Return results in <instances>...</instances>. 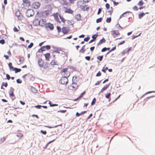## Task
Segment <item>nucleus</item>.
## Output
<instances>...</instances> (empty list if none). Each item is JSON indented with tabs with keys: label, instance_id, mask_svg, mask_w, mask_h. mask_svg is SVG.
<instances>
[{
	"label": "nucleus",
	"instance_id": "obj_34",
	"mask_svg": "<svg viewBox=\"0 0 155 155\" xmlns=\"http://www.w3.org/2000/svg\"><path fill=\"white\" fill-rule=\"evenodd\" d=\"M144 4V2L143 1L141 0L139 1L138 3H137V5L139 6H142Z\"/></svg>",
	"mask_w": 155,
	"mask_h": 155
},
{
	"label": "nucleus",
	"instance_id": "obj_24",
	"mask_svg": "<svg viewBox=\"0 0 155 155\" xmlns=\"http://www.w3.org/2000/svg\"><path fill=\"white\" fill-rule=\"evenodd\" d=\"M146 14H148V12H147ZM145 13H140L138 15L139 18L140 19H141L145 15Z\"/></svg>",
	"mask_w": 155,
	"mask_h": 155
},
{
	"label": "nucleus",
	"instance_id": "obj_43",
	"mask_svg": "<svg viewBox=\"0 0 155 155\" xmlns=\"http://www.w3.org/2000/svg\"><path fill=\"white\" fill-rule=\"evenodd\" d=\"M7 86H8V83L7 82H5V83L3 82L2 83V86L1 88H2V87L3 86H4L5 87H7Z\"/></svg>",
	"mask_w": 155,
	"mask_h": 155
},
{
	"label": "nucleus",
	"instance_id": "obj_32",
	"mask_svg": "<svg viewBox=\"0 0 155 155\" xmlns=\"http://www.w3.org/2000/svg\"><path fill=\"white\" fill-rule=\"evenodd\" d=\"M111 95L110 93H109L107 94H106L105 95V97L107 99H109L110 100V96Z\"/></svg>",
	"mask_w": 155,
	"mask_h": 155
},
{
	"label": "nucleus",
	"instance_id": "obj_4",
	"mask_svg": "<svg viewBox=\"0 0 155 155\" xmlns=\"http://www.w3.org/2000/svg\"><path fill=\"white\" fill-rule=\"evenodd\" d=\"M34 14V11L31 9H28L26 12V15L28 17L32 16Z\"/></svg>",
	"mask_w": 155,
	"mask_h": 155
},
{
	"label": "nucleus",
	"instance_id": "obj_41",
	"mask_svg": "<svg viewBox=\"0 0 155 155\" xmlns=\"http://www.w3.org/2000/svg\"><path fill=\"white\" fill-rule=\"evenodd\" d=\"M96 101V98H94L91 103V105H94L95 104Z\"/></svg>",
	"mask_w": 155,
	"mask_h": 155
},
{
	"label": "nucleus",
	"instance_id": "obj_59",
	"mask_svg": "<svg viewBox=\"0 0 155 155\" xmlns=\"http://www.w3.org/2000/svg\"><path fill=\"white\" fill-rule=\"evenodd\" d=\"M90 56H86L85 57V59L87 61H90Z\"/></svg>",
	"mask_w": 155,
	"mask_h": 155
},
{
	"label": "nucleus",
	"instance_id": "obj_18",
	"mask_svg": "<svg viewBox=\"0 0 155 155\" xmlns=\"http://www.w3.org/2000/svg\"><path fill=\"white\" fill-rule=\"evenodd\" d=\"M62 32L64 34H67L69 31V29L66 27H63L62 28Z\"/></svg>",
	"mask_w": 155,
	"mask_h": 155
},
{
	"label": "nucleus",
	"instance_id": "obj_28",
	"mask_svg": "<svg viewBox=\"0 0 155 155\" xmlns=\"http://www.w3.org/2000/svg\"><path fill=\"white\" fill-rule=\"evenodd\" d=\"M106 41V40L104 38H102L99 41L98 44H101L103 43H105Z\"/></svg>",
	"mask_w": 155,
	"mask_h": 155
},
{
	"label": "nucleus",
	"instance_id": "obj_53",
	"mask_svg": "<svg viewBox=\"0 0 155 155\" xmlns=\"http://www.w3.org/2000/svg\"><path fill=\"white\" fill-rule=\"evenodd\" d=\"M30 80L31 81H33L35 80V78L33 76H31L30 78Z\"/></svg>",
	"mask_w": 155,
	"mask_h": 155
},
{
	"label": "nucleus",
	"instance_id": "obj_61",
	"mask_svg": "<svg viewBox=\"0 0 155 155\" xmlns=\"http://www.w3.org/2000/svg\"><path fill=\"white\" fill-rule=\"evenodd\" d=\"M66 111V110H60L59 111H58V112H60L61 113H64Z\"/></svg>",
	"mask_w": 155,
	"mask_h": 155
},
{
	"label": "nucleus",
	"instance_id": "obj_27",
	"mask_svg": "<svg viewBox=\"0 0 155 155\" xmlns=\"http://www.w3.org/2000/svg\"><path fill=\"white\" fill-rule=\"evenodd\" d=\"M31 91L34 93H36L37 92V90L34 87H31Z\"/></svg>",
	"mask_w": 155,
	"mask_h": 155
},
{
	"label": "nucleus",
	"instance_id": "obj_60",
	"mask_svg": "<svg viewBox=\"0 0 155 155\" xmlns=\"http://www.w3.org/2000/svg\"><path fill=\"white\" fill-rule=\"evenodd\" d=\"M105 6H106V7L107 8V9H109V8H110V5H109V4H108V3H107L106 4Z\"/></svg>",
	"mask_w": 155,
	"mask_h": 155
},
{
	"label": "nucleus",
	"instance_id": "obj_47",
	"mask_svg": "<svg viewBox=\"0 0 155 155\" xmlns=\"http://www.w3.org/2000/svg\"><path fill=\"white\" fill-rule=\"evenodd\" d=\"M97 37V35H94L92 36V38H93V39L94 40H95V39H96V38Z\"/></svg>",
	"mask_w": 155,
	"mask_h": 155
},
{
	"label": "nucleus",
	"instance_id": "obj_48",
	"mask_svg": "<svg viewBox=\"0 0 155 155\" xmlns=\"http://www.w3.org/2000/svg\"><path fill=\"white\" fill-rule=\"evenodd\" d=\"M116 48V46H115L114 47H113L112 48V49L110 50L107 53V54H108L109 52H110L112 51H113L114 50H115Z\"/></svg>",
	"mask_w": 155,
	"mask_h": 155
},
{
	"label": "nucleus",
	"instance_id": "obj_51",
	"mask_svg": "<svg viewBox=\"0 0 155 155\" xmlns=\"http://www.w3.org/2000/svg\"><path fill=\"white\" fill-rule=\"evenodd\" d=\"M40 132L41 133L45 135L46 134H47V132L46 131H43V130H41Z\"/></svg>",
	"mask_w": 155,
	"mask_h": 155
},
{
	"label": "nucleus",
	"instance_id": "obj_25",
	"mask_svg": "<svg viewBox=\"0 0 155 155\" xmlns=\"http://www.w3.org/2000/svg\"><path fill=\"white\" fill-rule=\"evenodd\" d=\"M59 16L60 19L61 20V21L64 24L66 22V20L63 18V17L59 15Z\"/></svg>",
	"mask_w": 155,
	"mask_h": 155
},
{
	"label": "nucleus",
	"instance_id": "obj_50",
	"mask_svg": "<svg viewBox=\"0 0 155 155\" xmlns=\"http://www.w3.org/2000/svg\"><path fill=\"white\" fill-rule=\"evenodd\" d=\"M33 43H31L30 44L28 45V48H31L33 46Z\"/></svg>",
	"mask_w": 155,
	"mask_h": 155
},
{
	"label": "nucleus",
	"instance_id": "obj_37",
	"mask_svg": "<svg viewBox=\"0 0 155 155\" xmlns=\"http://www.w3.org/2000/svg\"><path fill=\"white\" fill-rule=\"evenodd\" d=\"M17 18L20 21L22 20L23 19V16L22 15H20L19 16H18V17H17Z\"/></svg>",
	"mask_w": 155,
	"mask_h": 155
},
{
	"label": "nucleus",
	"instance_id": "obj_13",
	"mask_svg": "<svg viewBox=\"0 0 155 155\" xmlns=\"http://www.w3.org/2000/svg\"><path fill=\"white\" fill-rule=\"evenodd\" d=\"M64 11L65 13L72 14L73 12V11L70 8H68L67 7H64Z\"/></svg>",
	"mask_w": 155,
	"mask_h": 155
},
{
	"label": "nucleus",
	"instance_id": "obj_64",
	"mask_svg": "<svg viewBox=\"0 0 155 155\" xmlns=\"http://www.w3.org/2000/svg\"><path fill=\"white\" fill-rule=\"evenodd\" d=\"M41 107V106L40 105H38L35 106V107H36L37 108H38V109H40Z\"/></svg>",
	"mask_w": 155,
	"mask_h": 155
},
{
	"label": "nucleus",
	"instance_id": "obj_22",
	"mask_svg": "<svg viewBox=\"0 0 155 155\" xmlns=\"http://www.w3.org/2000/svg\"><path fill=\"white\" fill-rule=\"evenodd\" d=\"M75 19L78 21H79L81 20V15L80 14H77L75 17Z\"/></svg>",
	"mask_w": 155,
	"mask_h": 155
},
{
	"label": "nucleus",
	"instance_id": "obj_63",
	"mask_svg": "<svg viewBox=\"0 0 155 155\" xmlns=\"http://www.w3.org/2000/svg\"><path fill=\"white\" fill-rule=\"evenodd\" d=\"M101 81H97L95 84V85H99L100 83H101Z\"/></svg>",
	"mask_w": 155,
	"mask_h": 155
},
{
	"label": "nucleus",
	"instance_id": "obj_26",
	"mask_svg": "<svg viewBox=\"0 0 155 155\" xmlns=\"http://www.w3.org/2000/svg\"><path fill=\"white\" fill-rule=\"evenodd\" d=\"M85 45H84L82 46L79 52L81 53H84L85 51V49H84V47Z\"/></svg>",
	"mask_w": 155,
	"mask_h": 155
},
{
	"label": "nucleus",
	"instance_id": "obj_6",
	"mask_svg": "<svg viewBox=\"0 0 155 155\" xmlns=\"http://www.w3.org/2000/svg\"><path fill=\"white\" fill-rule=\"evenodd\" d=\"M40 3L39 2H36L32 3V7L34 9H38L40 7Z\"/></svg>",
	"mask_w": 155,
	"mask_h": 155
},
{
	"label": "nucleus",
	"instance_id": "obj_3",
	"mask_svg": "<svg viewBox=\"0 0 155 155\" xmlns=\"http://www.w3.org/2000/svg\"><path fill=\"white\" fill-rule=\"evenodd\" d=\"M61 73L62 75L64 77H68L70 75V72L68 71V68H63L61 70Z\"/></svg>",
	"mask_w": 155,
	"mask_h": 155
},
{
	"label": "nucleus",
	"instance_id": "obj_46",
	"mask_svg": "<svg viewBox=\"0 0 155 155\" xmlns=\"http://www.w3.org/2000/svg\"><path fill=\"white\" fill-rule=\"evenodd\" d=\"M102 18H99L97 19L96 20V22L97 23H99L100 22H101L102 21Z\"/></svg>",
	"mask_w": 155,
	"mask_h": 155
},
{
	"label": "nucleus",
	"instance_id": "obj_49",
	"mask_svg": "<svg viewBox=\"0 0 155 155\" xmlns=\"http://www.w3.org/2000/svg\"><path fill=\"white\" fill-rule=\"evenodd\" d=\"M5 43V41L4 39H2L0 40V43L2 44H4Z\"/></svg>",
	"mask_w": 155,
	"mask_h": 155
},
{
	"label": "nucleus",
	"instance_id": "obj_14",
	"mask_svg": "<svg viewBox=\"0 0 155 155\" xmlns=\"http://www.w3.org/2000/svg\"><path fill=\"white\" fill-rule=\"evenodd\" d=\"M45 60L47 61H49L50 59L51 58V55L50 53H47L44 54Z\"/></svg>",
	"mask_w": 155,
	"mask_h": 155
},
{
	"label": "nucleus",
	"instance_id": "obj_19",
	"mask_svg": "<svg viewBox=\"0 0 155 155\" xmlns=\"http://www.w3.org/2000/svg\"><path fill=\"white\" fill-rule=\"evenodd\" d=\"M49 63L46 62L44 64V66L43 67V68L44 69H46L49 67Z\"/></svg>",
	"mask_w": 155,
	"mask_h": 155
},
{
	"label": "nucleus",
	"instance_id": "obj_44",
	"mask_svg": "<svg viewBox=\"0 0 155 155\" xmlns=\"http://www.w3.org/2000/svg\"><path fill=\"white\" fill-rule=\"evenodd\" d=\"M133 9L134 11H138V8L136 5H135L133 7Z\"/></svg>",
	"mask_w": 155,
	"mask_h": 155
},
{
	"label": "nucleus",
	"instance_id": "obj_29",
	"mask_svg": "<svg viewBox=\"0 0 155 155\" xmlns=\"http://www.w3.org/2000/svg\"><path fill=\"white\" fill-rule=\"evenodd\" d=\"M86 93V91H84L83 93H82L80 95V96L78 97V98L77 99H76L75 100L76 101L78 99H80L85 94V93Z\"/></svg>",
	"mask_w": 155,
	"mask_h": 155
},
{
	"label": "nucleus",
	"instance_id": "obj_62",
	"mask_svg": "<svg viewBox=\"0 0 155 155\" xmlns=\"http://www.w3.org/2000/svg\"><path fill=\"white\" fill-rule=\"evenodd\" d=\"M101 8H99V9L98 10V12H97V14L99 15L101 13Z\"/></svg>",
	"mask_w": 155,
	"mask_h": 155
},
{
	"label": "nucleus",
	"instance_id": "obj_17",
	"mask_svg": "<svg viewBox=\"0 0 155 155\" xmlns=\"http://www.w3.org/2000/svg\"><path fill=\"white\" fill-rule=\"evenodd\" d=\"M47 28H49L51 30H52L54 29V26L53 24L50 23L48 24V25L46 26Z\"/></svg>",
	"mask_w": 155,
	"mask_h": 155
},
{
	"label": "nucleus",
	"instance_id": "obj_54",
	"mask_svg": "<svg viewBox=\"0 0 155 155\" xmlns=\"http://www.w3.org/2000/svg\"><path fill=\"white\" fill-rule=\"evenodd\" d=\"M45 48L47 50H49L51 49V47L50 45H47L45 46Z\"/></svg>",
	"mask_w": 155,
	"mask_h": 155
},
{
	"label": "nucleus",
	"instance_id": "obj_57",
	"mask_svg": "<svg viewBox=\"0 0 155 155\" xmlns=\"http://www.w3.org/2000/svg\"><path fill=\"white\" fill-rule=\"evenodd\" d=\"M16 81L17 83L20 84L21 83L22 81L21 80H20L19 79H18Z\"/></svg>",
	"mask_w": 155,
	"mask_h": 155
},
{
	"label": "nucleus",
	"instance_id": "obj_2",
	"mask_svg": "<svg viewBox=\"0 0 155 155\" xmlns=\"http://www.w3.org/2000/svg\"><path fill=\"white\" fill-rule=\"evenodd\" d=\"M21 5L22 8L26 9L30 6V3L28 0H23Z\"/></svg>",
	"mask_w": 155,
	"mask_h": 155
},
{
	"label": "nucleus",
	"instance_id": "obj_58",
	"mask_svg": "<svg viewBox=\"0 0 155 155\" xmlns=\"http://www.w3.org/2000/svg\"><path fill=\"white\" fill-rule=\"evenodd\" d=\"M89 39H90V38L88 37H87L85 38L84 39V40L85 41H87L89 40Z\"/></svg>",
	"mask_w": 155,
	"mask_h": 155
},
{
	"label": "nucleus",
	"instance_id": "obj_42",
	"mask_svg": "<svg viewBox=\"0 0 155 155\" xmlns=\"http://www.w3.org/2000/svg\"><path fill=\"white\" fill-rule=\"evenodd\" d=\"M17 136L19 138H21L23 137V135L21 133H18L17 134Z\"/></svg>",
	"mask_w": 155,
	"mask_h": 155
},
{
	"label": "nucleus",
	"instance_id": "obj_1",
	"mask_svg": "<svg viewBox=\"0 0 155 155\" xmlns=\"http://www.w3.org/2000/svg\"><path fill=\"white\" fill-rule=\"evenodd\" d=\"M77 5L78 8H81L84 11L87 9L85 3L84 2L79 1L78 2Z\"/></svg>",
	"mask_w": 155,
	"mask_h": 155
},
{
	"label": "nucleus",
	"instance_id": "obj_52",
	"mask_svg": "<svg viewBox=\"0 0 155 155\" xmlns=\"http://www.w3.org/2000/svg\"><path fill=\"white\" fill-rule=\"evenodd\" d=\"M13 30L15 32H17L19 31L18 30L16 27H14Z\"/></svg>",
	"mask_w": 155,
	"mask_h": 155
},
{
	"label": "nucleus",
	"instance_id": "obj_9",
	"mask_svg": "<svg viewBox=\"0 0 155 155\" xmlns=\"http://www.w3.org/2000/svg\"><path fill=\"white\" fill-rule=\"evenodd\" d=\"M46 23V20L45 19H42L40 20L39 25L43 27L45 26Z\"/></svg>",
	"mask_w": 155,
	"mask_h": 155
},
{
	"label": "nucleus",
	"instance_id": "obj_5",
	"mask_svg": "<svg viewBox=\"0 0 155 155\" xmlns=\"http://www.w3.org/2000/svg\"><path fill=\"white\" fill-rule=\"evenodd\" d=\"M78 86L77 84L73 82L72 84L68 86V88L71 90H74L78 87Z\"/></svg>",
	"mask_w": 155,
	"mask_h": 155
},
{
	"label": "nucleus",
	"instance_id": "obj_33",
	"mask_svg": "<svg viewBox=\"0 0 155 155\" xmlns=\"http://www.w3.org/2000/svg\"><path fill=\"white\" fill-rule=\"evenodd\" d=\"M62 126V124H61L56 125V126H55L54 127H52L49 126H45V127H48L49 128H54V127H57L59 126Z\"/></svg>",
	"mask_w": 155,
	"mask_h": 155
},
{
	"label": "nucleus",
	"instance_id": "obj_56",
	"mask_svg": "<svg viewBox=\"0 0 155 155\" xmlns=\"http://www.w3.org/2000/svg\"><path fill=\"white\" fill-rule=\"evenodd\" d=\"M6 78L8 80H9L10 79V78H11V77H10V76H9V75L8 74H7L6 75Z\"/></svg>",
	"mask_w": 155,
	"mask_h": 155
},
{
	"label": "nucleus",
	"instance_id": "obj_15",
	"mask_svg": "<svg viewBox=\"0 0 155 155\" xmlns=\"http://www.w3.org/2000/svg\"><path fill=\"white\" fill-rule=\"evenodd\" d=\"M110 85V84H107L104 85L101 90L100 92L101 93H103L108 87Z\"/></svg>",
	"mask_w": 155,
	"mask_h": 155
},
{
	"label": "nucleus",
	"instance_id": "obj_20",
	"mask_svg": "<svg viewBox=\"0 0 155 155\" xmlns=\"http://www.w3.org/2000/svg\"><path fill=\"white\" fill-rule=\"evenodd\" d=\"M14 89H12L10 90L9 92L10 96L11 97H13L14 96V94L13 93Z\"/></svg>",
	"mask_w": 155,
	"mask_h": 155
},
{
	"label": "nucleus",
	"instance_id": "obj_31",
	"mask_svg": "<svg viewBox=\"0 0 155 155\" xmlns=\"http://www.w3.org/2000/svg\"><path fill=\"white\" fill-rule=\"evenodd\" d=\"M24 58L23 57H22L20 58L19 60V61L20 64H21L23 63L24 61Z\"/></svg>",
	"mask_w": 155,
	"mask_h": 155
},
{
	"label": "nucleus",
	"instance_id": "obj_39",
	"mask_svg": "<svg viewBox=\"0 0 155 155\" xmlns=\"http://www.w3.org/2000/svg\"><path fill=\"white\" fill-rule=\"evenodd\" d=\"M108 69V67H104L102 70V71L104 73H106V71Z\"/></svg>",
	"mask_w": 155,
	"mask_h": 155
},
{
	"label": "nucleus",
	"instance_id": "obj_21",
	"mask_svg": "<svg viewBox=\"0 0 155 155\" xmlns=\"http://www.w3.org/2000/svg\"><path fill=\"white\" fill-rule=\"evenodd\" d=\"M50 64L52 65H58L57 61L55 60H52L50 62Z\"/></svg>",
	"mask_w": 155,
	"mask_h": 155
},
{
	"label": "nucleus",
	"instance_id": "obj_7",
	"mask_svg": "<svg viewBox=\"0 0 155 155\" xmlns=\"http://www.w3.org/2000/svg\"><path fill=\"white\" fill-rule=\"evenodd\" d=\"M60 81L61 83L63 84H66L68 82L67 77L64 76L61 79Z\"/></svg>",
	"mask_w": 155,
	"mask_h": 155
},
{
	"label": "nucleus",
	"instance_id": "obj_12",
	"mask_svg": "<svg viewBox=\"0 0 155 155\" xmlns=\"http://www.w3.org/2000/svg\"><path fill=\"white\" fill-rule=\"evenodd\" d=\"M44 61L41 58H39L38 59V63L39 67H43L44 66Z\"/></svg>",
	"mask_w": 155,
	"mask_h": 155
},
{
	"label": "nucleus",
	"instance_id": "obj_30",
	"mask_svg": "<svg viewBox=\"0 0 155 155\" xmlns=\"http://www.w3.org/2000/svg\"><path fill=\"white\" fill-rule=\"evenodd\" d=\"M13 71H15V73H17L18 72H20L21 71L20 69L18 68H14L13 69Z\"/></svg>",
	"mask_w": 155,
	"mask_h": 155
},
{
	"label": "nucleus",
	"instance_id": "obj_8",
	"mask_svg": "<svg viewBox=\"0 0 155 155\" xmlns=\"http://www.w3.org/2000/svg\"><path fill=\"white\" fill-rule=\"evenodd\" d=\"M111 34L114 38H115L117 36L120 35L119 31L117 30L112 31H111Z\"/></svg>",
	"mask_w": 155,
	"mask_h": 155
},
{
	"label": "nucleus",
	"instance_id": "obj_10",
	"mask_svg": "<svg viewBox=\"0 0 155 155\" xmlns=\"http://www.w3.org/2000/svg\"><path fill=\"white\" fill-rule=\"evenodd\" d=\"M53 16L57 22L59 23H61V21H60L58 18V14L57 13L53 14Z\"/></svg>",
	"mask_w": 155,
	"mask_h": 155
},
{
	"label": "nucleus",
	"instance_id": "obj_16",
	"mask_svg": "<svg viewBox=\"0 0 155 155\" xmlns=\"http://www.w3.org/2000/svg\"><path fill=\"white\" fill-rule=\"evenodd\" d=\"M39 21L40 20L38 19H35L33 21V24L35 26L39 25Z\"/></svg>",
	"mask_w": 155,
	"mask_h": 155
},
{
	"label": "nucleus",
	"instance_id": "obj_23",
	"mask_svg": "<svg viewBox=\"0 0 155 155\" xmlns=\"http://www.w3.org/2000/svg\"><path fill=\"white\" fill-rule=\"evenodd\" d=\"M45 46L42 47L41 48L38 50V52L39 53H41L43 51H45Z\"/></svg>",
	"mask_w": 155,
	"mask_h": 155
},
{
	"label": "nucleus",
	"instance_id": "obj_45",
	"mask_svg": "<svg viewBox=\"0 0 155 155\" xmlns=\"http://www.w3.org/2000/svg\"><path fill=\"white\" fill-rule=\"evenodd\" d=\"M57 29L58 33L60 32L61 30V28L59 26H57Z\"/></svg>",
	"mask_w": 155,
	"mask_h": 155
},
{
	"label": "nucleus",
	"instance_id": "obj_35",
	"mask_svg": "<svg viewBox=\"0 0 155 155\" xmlns=\"http://www.w3.org/2000/svg\"><path fill=\"white\" fill-rule=\"evenodd\" d=\"M8 65L10 69L13 70L14 68L12 66V63L11 62H9L8 64Z\"/></svg>",
	"mask_w": 155,
	"mask_h": 155
},
{
	"label": "nucleus",
	"instance_id": "obj_40",
	"mask_svg": "<svg viewBox=\"0 0 155 155\" xmlns=\"http://www.w3.org/2000/svg\"><path fill=\"white\" fill-rule=\"evenodd\" d=\"M111 21V18L110 17L107 18L106 20V21L107 22L109 23Z\"/></svg>",
	"mask_w": 155,
	"mask_h": 155
},
{
	"label": "nucleus",
	"instance_id": "obj_55",
	"mask_svg": "<svg viewBox=\"0 0 155 155\" xmlns=\"http://www.w3.org/2000/svg\"><path fill=\"white\" fill-rule=\"evenodd\" d=\"M101 75V73L99 71L98 73L96 74V77L100 76Z\"/></svg>",
	"mask_w": 155,
	"mask_h": 155
},
{
	"label": "nucleus",
	"instance_id": "obj_38",
	"mask_svg": "<svg viewBox=\"0 0 155 155\" xmlns=\"http://www.w3.org/2000/svg\"><path fill=\"white\" fill-rule=\"evenodd\" d=\"M15 15L17 17L18 16H20V15H21V14L19 11H18L16 12Z\"/></svg>",
	"mask_w": 155,
	"mask_h": 155
},
{
	"label": "nucleus",
	"instance_id": "obj_36",
	"mask_svg": "<svg viewBox=\"0 0 155 155\" xmlns=\"http://www.w3.org/2000/svg\"><path fill=\"white\" fill-rule=\"evenodd\" d=\"M103 55L98 56L97 57V59L99 60L100 61H101L103 58Z\"/></svg>",
	"mask_w": 155,
	"mask_h": 155
},
{
	"label": "nucleus",
	"instance_id": "obj_11",
	"mask_svg": "<svg viewBox=\"0 0 155 155\" xmlns=\"http://www.w3.org/2000/svg\"><path fill=\"white\" fill-rule=\"evenodd\" d=\"M50 11L49 10L43 11L42 13V16L43 17H46L50 13Z\"/></svg>",
	"mask_w": 155,
	"mask_h": 155
}]
</instances>
